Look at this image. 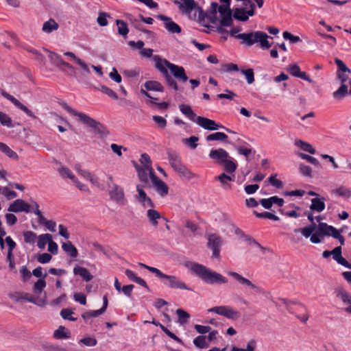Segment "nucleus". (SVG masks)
<instances>
[{
    "label": "nucleus",
    "mask_w": 351,
    "mask_h": 351,
    "mask_svg": "<svg viewBox=\"0 0 351 351\" xmlns=\"http://www.w3.org/2000/svg\"><path fill=\"white\" fill-rule=\"evenodd\" d=\"M116 24L117 25L118 34L125 38L129 32V28L127 23L123 20L117 19L116 21Z\"/></svg>",
    "instance_id": "nucleus-37"
},
{
    "label": "nucleus",
    "mask_w": 351,
    "mask_h": 351,
    "mask_svg": "<svg viewBox=\"0 0 351 351\" xmlns=\"http://www.w3.org/2000/svg\"><path fill=\"white\" fill-rule=\"evenodd\" d=\"M30 202L32 204V206H31L32 212H33L38 217V218L40 222H43V221L45 220V219H44L40 210H39L38 204L33 199H31Z\"/></svg>",
    "instance_id": "nucleus-56"
},
{
    "label": "nucleus",
    "mask_w": 351,
    "mask_h": 351,
    "mask_svg": "<svg viewBox=\"0 0 351 351\" xmlns=\"http://www.w3.org/2000/svg\"><path fill=\"white\" fill-rule=\"evenodd\" d=\"M253 214L257 218L259 219H269L273 221H278L280 219V218L277 215L267 211L263 213H258L257 211L254 210Z\"/></svg>",
    "instance_id": "nucleus-43"
},
{
    "label": "nucleus",
    "mask_w": 351,
    "mask_h": 351,
    "mask_svg": "<svg viewBox=\"0 0 351 351\" xmlns=\"http://www.w3.org/2000/svg\"><path fill=\"white\" fill-rule=\"evenodd\" d=\"M144 87L148 91H157V92H164L165 88L163 86L157 81H147L144 84Z\"/></svg>",
    "instance_id": "nucleus-29"
},
{
    "label": "nucleus",
    "mask_w": 351,
    "mask_h": 351,
    "mask_svg": "<svg viewBox=\"0 0 351 351\" xmlns=\"http://www.w3.org/2000/svg\"><path fill=\"white\" fill-rule=\"evenodd\" d=\"M73 274L80 276L86 282H89L93 278V276L86 268L78 265L73 268Z\"/></svg>",
    "instance_id": "nucleus-22"
},
{
    "label": "nucleus",
    "mask_w": 351,
    "mask_h": 351,
    "mask_svg": "<svg viewBox=\"0 0 351 351\" xmlns=\"http://www.w3.org/2000/svg\"><path fill=\"white\" fill-rule=\"evenodd\" d=\"M58 28V24L52 19L44 23L43 25V31L45 33H51L53 30Z\"/></svg>",
    "instance_id": "nucleus-41"
},
{
    "label": "nucleus",
    "mask_w": 351,
    "mask_h": 351,
    "mask_svg": "<svg viewBox=\"0 0 351 351\" xmlns=\"http://www.w3.org/2000/svg\"><path fill=\"white\" fill-rule=\"evenodd\" d=\"M192 273L208 285L226 284L228 279L221 274L212 271L204 265L193 261H188L184 264Z\"/></svg>",
    "instance_id": "nucleus-1"
},
{
    "label": "nucleus",
    "mask_w": 351,
    "mask_h": 351,
    "mask_svg": "<svg viewBox=\"0 0 351 351\" xmlns=\"http://www.w3.org/2000/svg\"><path fill=\"white\" fill-rule=\"evenodd\" d=\"M325 201L326 198L324 197H315L311 199V204L310 206L311 210L317 213L322 212L326 207Z\"/></svg>",
    "instance_id": "nucleus-19"
},
{
    "label": "nucleus",
    "mask_w": 351,
    "mask_h": 351,
    "mask_svg": "<svg viewBox=\"0 0 351 351\" xmlns=\"http://www.w3.org/2000/svg\"><path fill=\"white\" fill-rule=\"evenodd\" d=\"M140 161L141 164L144 166L145 168H149V176H151V171L154 172L153 168L152 167V160L149 156L143 153L141 156Z\"/></svg>",
    "instance_id": "nucleus-44"
},
{
    "label": "nucleus",
    "mask_w": 351,
    "mask_h": 351,
    "mask_svg": "<svg viewBox=\"0 0 351 351\" xmlns=\"http://www.w3.org/2000/svg\"><path fill=\"white\" fill-rule=\"evenodd\" d=\"M167 158L173 170H176L180 165L182 164L181 157L176 152H168Z\"/></svg>",
    "instance_id": "nucleus-27"
},
{
    "label": "nucleus",
    "mask_w": 351,
    "mask_h": 351,
    "mask_svg": "<svg viewBox=\"0 0 351 351\" xmlns=\"http://www.w3.org/2000/svg\"><path fill=\"white\" fill-rule=\"evenodd\" d=\"M332 258L339 265L351 269V263H348L341 255V247L338 246L333 249Z\"/></svg>",
    "instance_id": "nucleus-20"
},
{
    "label": "nucleus",
    "mask_w": 351,
    "mask_h": 351,
    "mask_svg": "<svg viewBox=\"0 0 351 351\" xmlns=\"http://www.w3.org/2000/svg\"><path fill=\"white\" fill-rule=\"evenodd\" d=\"M241 73L245 75L248 84H252L254 82V74L252 69L241 70Z\"/></svg>",
    "instance_id": "nucleus-61"
},
{
    "label": "nucleus",
    "mask_w": 351,
    "mask_h": 351,
    "mask_svg": "<svg viewBox=\"0 0 351 351\" xmlns=\"http://www.w3.org/2000/svg\"><path fill=\"white\" fill-rule=\"evenodd\" d=\"M52 238V236L50 234H40L37 239V246L40 249H44L47 245V243H49V241H51V239Z\"/></svg>",
    "instance_id": "nucleus-39"
},
{
    "label": "nucleus",
    "mask_w": 351,
    "mask_h": 351,
    "mask_svg": "<svg viewBox=\"0 0 351 351\" xmlns=\"http://www.w3.org/2000/svg\"><path fill=\"white\" fill-rule=\"evenodd\" d=\"M58 173L63 178H69L72 181L75 178L73 172L66 167L62 166L58 169Z\"/></svg>",
    "instance_id": "nucleus-49"
},
{
    "label": "nucleus",
    "mask_w": 351,
    "mask_h": 351,
    "mask_svg": "<svg viewBox=\"0 0 351 351\" xmlns=\"http://www.w3.org/2000/svg\"><path fill=\"white\" fill-rule=\"evenodd\" d=\"M348 94V86L342 84L341 86L332 93V97L337 100H341Z\"/></svg>",
    "instance_id": "nucleus-36"
},
{
    "label": "nucleus",
    "mask_w": 351,
    "mask_h": 351,
    "mask_svg": "<svg viewBox=\"0 0 351 351\" xmlns=\"http://www.w3.org/2000/svg\"><path fill=\"white\" fill-rule=\"evenodd\" d=\"M335 293L336 297L339 298L344 304H348L351 302V294L343 287H337L335 289Z\"/></svg>",
    "instance_id": "nucleus-25"
},
{
    "label": "nucleus",
    "mask_w": 351,
    "mask_h": 351,
    "mask_svg": "<svg viewBox=\"0 0 351 351\" xmlns=\"http://www.w3.org/2000/svg\"><path fill=\"white\" fill-rule=\"evenodd\" d=\"M193 343L194 345L199 348H205L208 346L206 341V337L199 335L195 337L193 339Z\"/></svg>",
    "instance_id": "nucleus-58"
},
{
    "label": "nucleus",
    "mask_w": 351,
    "mask_h": 351,
    "mask_svg": "<svg viewBox=\"0 0 351 351\" xmlns=\"http://www.w3.org/2000/svg\"><path fill=\"white\" fill-rule=\"evenodd\" d=\"M295 232H300L305 238L310 237V241L312 243L317 244L321 243L323 237L319 233V230H315V225H310L302 228L295 229Z\"/></svg>",
    "instance_id": "nucleus-7"
},
{
    "label": "nucleus",
    "mask_w": 351,
    "mask_h": 351,
    "mask_svg": "<svg viewBox=\"0 0 351 351\" xmlns=\"http://www.w3.org/2000/svg\"><path fill=\"white\" fill-rule=\"evenodd\" d=\"M64 55L72 58L81 67V69L83 71H84L85 72H87V73L89 72V69H88V65L86 64V63L84 61H83L82 59L77 57L75 55V53H73V52L67 51V52H65L64 53Z\"/></svg>",
    "instance_id": "nucleus-35"
},
{
    "label": "nucleus",
    "mask_w": 351,
    "mask_h": 351,
    "mask_svg": "<svg viewBox=\"0 0 351 351\" xmlns=\"http://www.w3.org/2000/svg\"><path fill=\"white\" fill-rule=\"evenodd\" d=\"M0 151L10 158L18 159L19 158L18 154L5 143L0 148Z\"/></svg>",
    "instance_id": "nucleus-46"
},
{
    "label": "nucleus",
    "mask_w": 351,
    "mask_h": 351,
    "mask_svg": "<svg viewBox=\"0 0 351 351\" xmlns=\"http://www.w3.org/2000/svg\"><path fill=\"white\" fill-rule=\"evenodd\" d=\"M179 109L185 117L204 130L216 131L220 128H225V126L221 124L217 123L214 120L204 117L197 116L189 105L180 104L179 106Z\"/></svg>",
    "instance_id": "nucleus-4"
},
{
    "label": "nucleus",
    "mask_w": 351,
    "mask_h": 351,
    "mask_svg": "<svg viewBox=\"0 0 351 351\" xmlns=\"http://www.w3.org/2000/svg\"><path fill=\"white\" fill-rule=\"evenodd\" d=\"M268 181L271 186H274L276 189H280L283 187L282 182L276 178V174L271 175L268 178Z\"/></svg>",
    "instance_id": "nucleus-62"
},
{
    "label": "nucleus",
    "mask_w": 351,
    "mask_h": 351,
    "mask_svg": "<svg viewBox=\"0 0 351 351\" xmlns=\"http://www.w3.org/2000/svg\"><path fill=\"white\" fill-rule=\"evenodd\" d=\"M297 154L302 158V159H304V160H306L307 162H308L309 163L313 165L315 167H319V162L318 161V160L313 157V156H309L306 154H304V153H302V152H298Z\"/></svg>",
    "instance_id": "nucleus-55"
},
{
    "label": "nucleus",
    "mask_w": 351,
    "mask_h": 351,
    "mask_svg": "<svg viewBox=\"0 0 351 351\" xmlns=\"http://www.w3.org/2000/svg\"><path fill=\"white\" fill-rule=\"evenodd\" d=\"M0 123L2 125L7 128H12V119L5 113L0 111Z\"/></svg>",
    "instance_id": "nucleus-54"
},
{
    "label": "nucleus",
    "mask_w": 351,
    "mask_h": 351,
    "mask_svg": "<svg viewBox=\"0 0 351 351\" xmlns=\"http://www.w3.org/2000/svg\"><path fill=\"white\" fill-rule=\"evenodd\" d=\"M199 138L195 136H191L188 138L183 139V143L188 145L192 149H195L197 147V142Z\"/></svg>",
    "instance_id": "nucleus-63"
},
{
    "label": "nucleus",
    "mask_w": 351,
    "mask_h": 351,
    "mask_svg": "<svg viewBox=\"0 0 351 351\" xmlns=\"http://www.w3.org/2000/svg\"><path fill=\"white\" fill-rule=\"evenodd\" d=\"M167 86L174 91H178L179 88L176 80L168 73L163 75Z\"/></svg>",
    "instance_id": "nucleus-48"
},
{
    "label": "nucleus",
    "mask_w": 351,
    "mask_h": 351,
    "mask_svg": "<svg viewBox=\"0 0 351 351\" xmlns=\"http://www.w3.org/2000/svg\"><path fill=\"white\" fill-rule=\"evenodd\" d=\"M240 31V28L233 27L230 29V34L232 37L241 40L242 44L247 47L259 43L261 49H267L272 45V43L267 40L269 36L264 32L256 31L237 34Z\"/></svg>",
    "instance_id": "nucleus-2"
},
{
    "label": "nucleus",
    "mask_w": 351,
    "mask_h": 351,
    "mask_svg": "<svg viewBox=\"0 0 351 351\" xmlns=\"http://www.w3.org/2000/svg\"><path fill=\"white\" fill-rule=\"evenodd\" d=\"M228 275L233 278L240 285H243L246 287H249L253 289L256 293L262 292V290L259 287L256 286L255 284L252 283L249 279L244 278L241 274L235 271H228Z\"/></svg>",
    "instance_id": "nucleus-12"
},
{
    "label": "nucleus",
    "mask_w": 351,
    "mask_h": 351,
    "mask_svg": "<svg viewBox=\"0 0 351 351\" xmlns=\"http://www.w3.org/2000/svg\"><path fill=\"white\" fill-rule=\"evenodd\" d=\"M294 145L302 149L304 152H308L311 154H315V149L313 147V146L302 140L295 139L294 141Z\"/></svg>",
    "instance_id": "nucleus-32"
},
{
    "label": "nucleus",
    "mask_w": 351,
    "mask_h": 351,
    "mask_svg": "<svg viewBox=\"0 0 351 351\" xmlns=\"http://www.w3.org/2000/svg\"><path fill=\"white\" fill-rule=\"evenodd\" d=\"M29 302L34 304L38 306H45L47 304L46 300L45 298H41L38 296H30L29 298L26 299Z\"/></svg>",
    "instance_id": "nucleus-57"
},
{
    "label": "nucleus",
    "mask_w": 351,
    "mask_h": 351,
    "mask_svg": "<svg viewBox=\"0 0 351 351\" xmlns=\"http://www.w3.org/2000/svg\"><path fill=\"white\" fill-rule=\"evenodd\" d=\"M198 12V21L199 23L205 27H208L209 23H214L215 20L213 19L210 15H208L201 8L197 7Z\"/></svg>",
    "instance_id": "nucleus-24"
},
{
    "label": "nucleus",
    "mask_w": 351,
    "mask_h": 351,
    "mask_svg": "<svg viewBox=\"0 0 351 351\" xmlns=\"http://www.w3.org/2000/svg\"><path fill=\"white\" fill-rule=\"evenodd\" d=\"M346 3V1H339V0H326L323 2L324 5H325V9L327 10L328 12H337V11L331 8L330 4H334L338 6H341L344 5Z\"/></svg>",
    "instance_id": "nucleus-42"
},
{
    "label": "nucleus",
    "mask_w": 351,
    "mask_h": 351,
    "mask_svg": "<svg viewBox=\"0 0 351 351\" xmlns=\"http://www.w3.org/2000/svg\"><path fill=\"white\" fill-rule=\"evenodd\" d=\"M209 158L216 163L221 165L229 158L228 152L223 148L212 149L209 153Z\"/></svg>",
    "instance_id": "nucleus-15"
},
{
    "label": "nucleus",
    "mask_w": 351,
    "mask_h": 351,
    "mask_svg": "<svg viewBox=\"0 0 351 351\" xmlns=\"http://www.w3.org/2000/svg\"><path fill=\"white\" fill-rule=\"evenodd\" d=\"M110 195L112 199L117 202H122L124 199L123 189L114 184L112 190L110 191Z\"/></svg>",
    "instance_id": "nucleus-26"
},
{
    "label": "nucleus",
    "mask_w": 351,
    "mask_h": 351,
    "mask_svg": "<svg viewBox=\"0 0 351 351\" xmlns=\"http://www.w3.org/2000/svg\"><path fill=\"white\" fill-rule=\"evenodd\" d=\"M47 276L45 274L43 278H39L34 285L33 290L36 293H40L43 289L46 287V282L45 278Z\"/></svg>",
    "instance_id": "nucleus-47"
},
{
    "label": "nucleus",
    "mask_w": 351,
    "mask_h": 351,
    "mask_svg": "<svg viewBox=\"0 0 351 351\" xmlns=\"http://www.w3.org/2000/svg\"><path fill=\"white\" fill-rule=\"evenodd\" d=\"M79 343H82L88 347H93L97 345V341L94 337H85L80 340Z\"/></svg>",
    "instance_id": "nucleus-60"
},
{
    "label": "nucleus",
    "mask_w": 351,
    "mask_h": 351,
    "mask_svg": "<svg viewBox=\"0 0 351 351\" xmlns=\"http://www.w3.org/2000/svg\"><path fill=\"white\" fill-rule=\"evenodd\" d=\"M140 265L147 269L149 271L155 274L156 277L160 278L161 282L167 287L173 289L189 290L191 289L186 285L185 282L182 281L179 278L173 275H167L162 273L160 269L156 267L148 266L143 263H140Z\"/></svg>",
    "instance_id": "nucleus-5"
},
{
    "label": "nucleus",
    "mask_w": 351,
    "mask_h": 351,
    "mask_svg": "<svg viewBox=\"0 0 351 351\" xmlns=\"http://www.w3.org/2000/svg\"><path fill=\"white\" fill-rule=\"evenodd\" d=\"M210 313H215L229 319L237 320L240 317L239 311L234 310L230 306H217L208 309Z\"/></svg>",
    "instance_id": "nucleus-8"
},
{
    "label": "nucleus",
    "mask_w": 351,
    "mask_h": 351,
    "mask_svg": "<svg viewBox=\"0 0 351 351\" xmlns=\"http://www.w3.org/2000/svg\"><path fill=\"white\" fill-rule=\"evenodd\" d=\"M232 13H228L224 16H221L219 24L224 27H230L232 25Z\"/></svg>",
    "instance_id": "nucleus-53"
},
{
    "label": "nucleus",
    "mask_w": 351,
    "mask_h": 351,
    "mask_svg": "<svg viewBox=\"0 0 351 351\" xmlns=\"http://www.w3.org/2000/svg\"><path fill=\"white\" fill-rule=\"evenodd\" d=\"M108 304V296H107V295H104L103 296L102 307L98 310L90 311V316L92 317H96L103 314L106 311Z\"/></svg>",
    "instance_id": "nucleus-40"
},
{
    "label": "nucleus",
    "mask_w": 351,
    "mask_h": 351,
    "mask_svg": "<svg viewBox=\"0 0 351 351\" xmlns=\"http://www.w3.org/2000/svg\"><path fill=\"white\" fill-rule=\"evenodd\" d=\"M147 217L149 223L154 227L158 226V219L162 218L159 212L154 209H149L147 211Z\"/></svg>",
    "instance_id": "nucleus-28"
},
{
    "label": "nucleus",
    "mask_w": 351,
    "mask_h": 351,
    "mask_svg": "<svg viewBox=\"0 0 351 351\" xmlns=\"http://www.w3.org/2000/svg\"><path fill=\"white\" fill-rule=\"evenodd\" d=\"M156 18L164 22V27L169 33L180 34L182 32L181 27L175 23L171 18L163 14H158Z\"/></svg>",
    "instance_id": "nucleus-10"
},
{
    "label": "nucleus",
    "mask_w": 351,
    "mask_h": 351,
    "mask_svg": "<svg viewBox=\"0 0 351 351\" xmlns=\"http://www.w3.org/2000/svg\"><path fill=\"white\" fill-rule=\"evenodd\" d=\"M11 213L24 212L29 213L32 212L31 206L21 199H17L11 203L8 208Z\"/></svg>",
    "instance_id": "nucleus-13"
},
{
    "label": "nucleus",
    "mask_w": 351,
    "mask_h": 351,
    "mask_svg": "<svg viewBox=\"0 0 351 351\" xmlns=\"http://www.w3.org/2000/svg\"><path fill=\"white\" fill-rule=\"evenodd\" d=\"M73 311L71 308H63L60 311V316L62 319L66 320H69L72 322H75L77 320L76 317H73L72 315L73 314Z\"/></svg>",
    "instance_id": "nucleus-52"
},
{
    "label": "nucleus",
    "mask_w": 351,
    "mask_h": 351,
    "mask_svg": "<svg viewBox=\"0 0 351 351\" xmlns=\"http://www.w3.org/2000/svg\"><path fill=\"white\" fill-rule=\"evenodd\" d=\"M23 238H24V241L26 243L33 245L36 243V239H37V236H36V234L35 232H34L33 231H31V230L25 231L23 232Z\"/></svg>",
    "instance_id": "nucleus-45"
},
{
    "label": "nucleus",
    "mask_w": 351,
    "mask_h": 351,
    "mask_svg": "<svg viewBox=\"0 0 351 351\" xmlns=\"http://www.w3.org/2000/svg\"><path fill=\"white\" fill-rule=\"evenodd\" d=\"M317 230H319V233L323 237L324 236L333 237V235L337 230V229L333 227L332 226L328 225L326 223L324 222L319 223L317 226Z\"/></svg>",
    "instance_id": "nucleus-21"
},
{
    "label": "nucleus",
    "mask_w": 351,
    "mask_h": 351,
    "mask_svg": "<svg viewBox=\"0 0 351 351\" xmlns=\"http://www.w3.org/2000/svg\"><path fill=\"white\" fill-rule=\"evenodd\" d=\"M108 17H110V15L104 12H99V14H98L97 19V23L101 27H105V26L108 25V20H107Z\"/></svg>",
    "instance_id": "nucleus-59"
},
{
    "label": "nucleus",
    "mask_w": 351,
    "mask_h": 351,
    "mask_svg": "<svg viewBox=\"0 0 351 351\" xmlns=\"http://www.w3.org/2000/svg\"><path fill=\"white\" fill-rule=\"evenodd\" d=\"M255 14L253 10L245 11L243 8H236L234 10L233 17L239 21H246L249 16H252Z\"/></svg>",
    "instance_id": "nucleus-18"
},
{
    "label": "nucleus",
    "mask_w": 351,
    "mask_h": 351,
    "mask_svg": "<svg viewBox=\"0 0 351 351\" xmlns=\"http://www.w3.org/2000/svg\"><path fill=\"white\" fill-rule=\"evenodd\" d=\"M62 250L71 257L76 258L78 256L77 248L72 244L71 241L63 243L62 245Z\"/></svg>",
    "instance_id": "nucleus-31"
},
{
    "label": "nucleus",
    "mask_w": 351,
    "mask_h": 351,
    "mask_svg": "<svg viewBox=\"0 0 351 351\" xmlns=\"http://www.w3.org/2000/svg\"><path fill=\"white\" fill-rule=\"evenodd\" d=\"M174 171L179 173L180 176H183L189 180L195 177V174L193 173L190 169H189L183 163Z\"/></svg>",
    "instance_id": "nucleus-33"
},
{
    "label": "nucleus",
    "mask_w": 351,
    "mask_h": 351,
    "mask_svg": "<svg viewBox=\"0 0 351 351\" xmlns=\"http://www.w3.org/2000/svg\"><path fill=\"white\" fill-rule=\"evenodd\" d=\"M138 175L141 181L147 182L149 177V168H139L137 169Z\"/></svg>",
    "instance_id": "nucleus-51"
},
{
    "label": "nucleus",
    "mask_w": 351,
    "mask_h": 351,
    "mask_svg": "<svg viewBox=\"0 0 351 351\" xmlns=\"http://www.w3.org/2000/svg\"><path fill=\"white\" fill-rule=\"evenodd\" d=\"M176 314L178 317V322L180 325L186 324L188 319L190 317V315L186 311L181 308L177 309Z\"/></svg>",
    "instance_id": "nucleus-50"
},
{
    "label": "nucleus",
    "mask_w": 351,
    "mask_h": 351,
    "mask_svg": "<svg viewBox=\"0 0 351 351\" xmlns=\"http://www.w3.org/2000/svg\"><path fill=\"white\" fill-rule=\"evenodd\" d=\"M61 105L62 108L70 114L77 117L81 122L86 125L88 127L93 128L95 133L101 135L106 134V127L100 122L83 112H77L65 102H63Z\"/></svg>",
    "instance_id": "nucleus-6"
},
{
    "label": "nucleus",
    "mask_w": 351,
    "mask_h": 351,
    "mask_svg": "<svg viewBox=\"0 0 351 351\" xmlns=\"http://www.w3.org/2000/svg\"><path fill=\"white\" fill-rule=\"evenodd\" d=\"M136 191L138 192L136 199L138 200V202L142 204L144 206H154V204L152 199L147 196V194L143 190V187L142 186L138 184L136 186Z\"/></svg>",
    "instance_id": "nucleus-17"
},
{
    "label": "nucleus",
    "mask_w": 351,
    "mask_h": 351,
    "mask_svg": "<svg viewBox=\"0 0 351 351\" xmlns=\"http://www.w3.org/2000/svg\"><path fill=\"white\" fill-rule=\"evenodd\" d=\"M70 332L68 330L66 331L64 326H60L53 332V337L56 339H67L70 337Z\"/></svg>",
    "instance_id": "nucleus-34"
},
{
    "label": "nucleus",
    "mask_w": 351,
    "mask_h": 351,
    "mask_svg": "<svg viewBox=\"0 0 351 351\" xmlns=\"http://www.w3.org/2000/svg\"><path fill=\"white\" fill-rule=\"evenodd\" d=\"M333 193L337 196L348 199L351 197V189L346 186H341L339 188L335 189L333 191Z\"/></svg>",
    "instance_id": "nucleus-38"
},
{
    "label": "nucleus",
    "mask_w": 351,
    "mask_h": 351,
    "mask_svg": "<svg viewBox=\"0 0 351 351\" xmlns=\"http://www.w3.org/2000/svg\"><path fill=\"white\" fill-rule=\"evenodd\" d=\"M1 95L8 99L10 101H11L16 108L21 110L23 112H24L29 117L32 119H36V117L34 114V113L30 110L27 106L23 105L21 102H20L18 99H16L14 96L10 95L9 93H6L5 91H3L1 93Z\"/></svg>",
    "instance_id": "nucleus-14"
},
{
    "label": "nucleus",
    "mask_w": 351,
    "mask_h": 351,
    "mask_svg": "<svg viewBox=\"0 0 351 351\" xmlns=\"http://www.w3.org/2000/svg\"><path fill=\"white\" fill-rule=\"evenodd\" d=\"M179 9L182 13L190 14L192 11L198 7L194 0H180L176 2Z\"/></svg>",
    "instance_id": "nucleus-16"
},
{
    "label": "nucleus",
    "mask_w": 351,
    "mask_h": 351,
    "mask_svg": "<svg viewBox=\"0 0 351 351\" xmlns=\"http://www.w3.org/2000/svg\"><path fill=\"white\" fill-rule=\"evenodd\" d=\"M282 36H283L284 39L289 40L290 43H293V44H295V43H299L301 41V39L299 36H294L292 34H291L290 32H287V31H285L282 33Z\"/></svg>",
    "instance_id": "nucleus-64"
},
{
    "label": "nucleus",
    "mask_w": 351,
    "mask_h": 351,
    "mask_svg": "<svg viewBox=\"0 0 351 351\" xmlns=\"http://www.w3.org/2000/svg\"><path fill=\"white\" fill-rule=\"evenodd\" d=\"M206 141H222L224 143H228V136L223 132H217L208 135L206 137Z\"/></svg>",
    "instance_id": "nucleus-30"
},
{
    "label": "nucleus",
    "mask_w": 351,
    "mask_h": 351,
    "mask_svg": "<svg viewBox=\"0 0 351 351\" xmlns=\"http://www.w3.org/2000/svg\"><path fill=\"white\" fill-rule=\"evenodd\" d=\"M156 191L162 197L166 196L169 192V187L167 184L158 178L155 172L151 171L149 176Z\"/></svg>",
    "instance_id": "nucleus-11"
},
{
    "label": "nucleus",
    "mask_w": 351,
    "mask_h": 351,
    "mask_svg": "<svg viewBox=\"0 0 351 351\" xmlns=\"http://www.w3.org/2000/svg\"><path fill=\"white\" fill-rule=\"evenodd\" d=\"M221 165L223 166L224 171L230 174L233 173L238 166L237 160L230 156Z\"/></svg>",
    "instance_id": "nucleus-23"
},
{
    "label": "nucleus",
    "mask_w": 351,
    "mask_h": 351,
    "mask_svg": "<svg viewBox=\"0 0 351 351\" xmlns=\"http://www.w3.org/2000/svg\"><path fill=\"white\" fill-rule=\"evenodd\" d=\"M221 239L216 234H210L208 237V247L213 252V257L218 258L220 256Z\"/></svg>",
    "instance_id": "nucleus-9"
},
{
    "label": "nucleus",
    "mask_w": 351,
    "mask_h": 351,
    "mask_svg": "<svg viewBox=\"0 0 351 351\" xmlns=\"http://www.w3.org/2000/svg\"><path fill=\"white\" fill-rule=\"evenodd\" d=\"M155 68L158 70L162 75L167 74L168 69L171 71L173 76L178 80L180 82L184 83L189 80L184 67L182 66L174 64L166 59L162 58L158 55L153 56Z\"/></svg>",
    "instance_id": "nucleus-3"
}]
</instances>
